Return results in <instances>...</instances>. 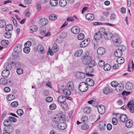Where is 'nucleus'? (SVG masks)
<instances>
[{"label":"nucleus","mask_w":134,"mask_h":134,"mask_svg":"<svg viewBox=\"0 0 134 134\" xmlns=\"http://www.w3.org/2000/svg\"><path fill=\"white\" fill-rule=\"evenodd\" d=\"M3 35L5 38H9L11 37V34L9 32H6Z\"/></svg>","instance_id":"nucleus-48"},{"label":"nucleus","mask_w":134,"mask_h":134,"mask_svg":"<svg viewBox=\"0 0 134 134\" xmlns=\"http://www.w3.org/2000/svg\"><path fill=\"white\" fill-rule=\"evenodd\" d=\"M30 29L31 33H32L37 30V27L35 25H32L30 27Z\"/></svg>","instance_id":"nucleus-31"},{"label":"nucleus","mask_w":134,"mask_h":134,"mask_svg":"<svg viewBox=\"0 0 134 134\" xmlns=\"http://www.w3.org/2000/svg\"><path fill=\"white\" fill-rule=\"evenodd\" d=\"M63 92L64 94L66 95L69 96L71 94L70 90L66 88L63 90Z\"/></svg>","instance_id":"nucleus-33"},{"label":"nucleus","mask_w":134,"mask_h":134,"mask_svg":"<svg viewBox=\"0 0 134 134\" xmlns=\"http://www.w3.org/2000/svg\"><path fill=\"white\" fill-rule=\"evenodd\" d=\"M89 126L87 124H84L82 125L81 126V129L83 130H86L88 129Z\"/></svg>","instance_id":"nucleus-37"},{"label":"nucleus","mask_w":134,"mask_h":134,"mask_svg":"<svg viewBox=\"0 0 134 134\" xmlns=\"http://www.w3.org/2000/svg\"><path fill=\"white\" fill-rule=\"evenodd\" d=\"M67 86L69 90L70 91H72L74 89V85L73 83L72 82H69L67 84Z\"/></svg>","instance_id":"nucleus-21"},{"label":"nucleus","mask_w":134,"mask_h":134,"mask_svg":"<svg viewBox=\"0 0 134 134\" xmlns=\"http://www.w3.org/2000/svg\"><path fill=\"white\" fill-rule=\"evenodd\" d=\"M56 107V106L55 104L54 103L51 104L49 106V108L51 110H53L55 109Z\"/></svg>","instance_id":"nucleus-58"},{"label":"nucleus","mask_w":134,"mask_h":134,"mask_svg":"<svg viewBox=\"0 0 134 134\" xmlns=\"http://www.w3.org/2000/svg\"><path fill=\"white\" fill-rule=\"evenodd\" d=\"M110 92V90L108 87L105 88L103 90V92L105 94H109Z\"/></svg>","instance_id":"nucleus-50"},{"label":"nucleus","mask_w":134,"mask_h":134,"mask_svg":"<svg viewBox=\"0 0 134 134\" xmlns=\"http://www.w3.org/2000/svg\"><path fill=\"white\" fill-rule=\"evenodd\" d=\"M7 83V80L4 78H1L0 79V84L2 85H5Z\"/></svg>","instance_id":"nucleus-36"},{"label":"nucleus","mask_w":134,"mask_h":134,"mask_svg":"<svg viewBox=\"0 0 134 134\" xmlns=\"http://www.w3.org/2000/svg\"><path fill=\"white\" fill-rule=\"evenodd\" d=\"M79 90L81 92H85L88 89V84L86 83L82 82L80 83L79 86Z\"/></svg>","instance_id":"nucleus-5"},{"label":"nucleus","mask_w":134,"mask_h":134,"mask_svg":"<svg viewBox=\"0 0 134 134\" xmlns=\"http://www.w3.org/2000/svg\"><path fill=\"white\" fill-rule=\"evenodd\" d=\"M45 100L47 102H50L53 101V98L51 97H48L46 98Z\"/></svg>","instance_id":"nucleus-60"},{"label":"nucleus","mask_w":134,"mask_h":134,"mask_svg":"<svg viewBox=\"0 0 134 134\" xmlns=\"http://www.w3.org/2000/svg\"><path fill=\"white\" fill-rule=\"evenodd\" d=\"M104 37L105 39H110L113 37V40L114 44H119L121 43V41L120 38L118 37L117 34L113 35L110 32H106V33L104 35Z\"/></svg>","instance_id":"nucleus-2"},{"label":"nucleus","mask_w":134,"mask_h":134,"mask_svg":"<svg viewBox=\"0 0 134 134\" xmlns=\"http://www.w3.org/2000/svg\"><path fill=\"white\" fill-rule=\"evenodd\" d=\"M87 81H88L89 83H90V82H92V83H89L88 85L89 86H93L94 85V83L93 80L90 78H88L86 80V82H87Z\"/></svg>","instance_id":"nucleus-38"},{"label":"nucleus","mask_w":134,"mask_h":134,"mask_svg":"<svg viewBox=\"0 0 134 134\" xmlns=\"http://www.w3.org/2000/svg\"><path fill=\"white\" fill-rule=\"evenodd\" d=\"M64 118L62 115L55 118L51 122L52 126L55 128L63 130L66 127V125L64 122Z\"/></svg>","instance_id":"nucleus-1"},{"label":"nucleus","mask_w":134,"mask_h":134,"mask_svg":"<svg viewBox=\"0 0 134 134\" xmlns=\"http://www.w3.org/2000/svg\"><path fill=\"white\" fill-rule=\"evenodd\" d=\"M85 70L86 73H91L93 71V69L92 67L88 66L86 67Z\"/></svg>","instance_id":"nucleus-23"},{"label":"nucleus","mask_w":134,"mask_h":134,"mask_svg":"<svg viewBox=\"0 0 134 134\" xmlns=\"http://www.w3.org/2000/svg\"><path fill=\"white\" fill-rule=\"evenodd\" d=\"M23 71V70L20 68H18L16 70L17 73V74L19 75H20L22 74Z\"/></svg>","instance_id":"nucleus-55"},{"label":"nucleus","mask_w":134,"mask_h":134,"mask_svg":"<svg viewBox=\"0 0 134 134\" xmlns=\"http://www.w3.org/2000/svg\"><path fill=\"white\" fill-rule=\"evenodd\" d=\"M112 122L113 125H116L118 124L117 119L115 118H113L112 119Z\"/></svg>","instance_id":"nucleus-59"},{"label":"nucleus","mask_w":134,"mask_h":134,"mask_svg":"<svg viewBox=\"0 0 134 134\" xmlns=\"http://www.w3.org/2000/svg\"><path fill=\"white\" fill-rule=\"evenodd\" d=\"M50 3L52 6H55L58 4V2L57 0H50Z\"/></svg>","instance_id":"nucleus-42"},{"label":"nucleus","mask_w":134,"mask_h":134,"mask_svg":"<svg viewBox=\"0 0 134 134\" xmlns=\"http://www.w3.org/2000/svg\"><path fill=\"white\" fill-rule=\"evenodd\" d=\"M25 15L28 18L30 16V12L28 9H26L25 11Z\"/></svg>","instance_id":"nucleus-54"},{"label":"nucleus","mask_w":134,"mask_h":134,"mask_svg":"<svg viewBox=\"0 0 134 134\" xmlns=\"http://www.w3.org/2000/svg\"><path fill=\"white\" fill-rule=\"evenodd\" d=\"M76 76L78 79H83L85 76L84 73L80 72H77L76 74Z\"/></svg>","instance_id":"nucleus-16"},{"label":"nucleus","mask_w":134,"mask_h":134,"mask_svg":"<svg viewBox=\"0 0 134 134\" xmlns=\"http://www.w3.org/2000/svg\"><path fill=\"white\" fill-rule=\"evenodd\" d=\"M31 44V42L30 41H28L26 42L24 44L25 47H29Z\"/></svg>","instance_id":"nucleus-64"},{"label":"nucleus","mask_w":134,"mask_h":134,"mask_svg":"<svg viewBox=\"0 0 134 134\" xmlns=\"http://www.w3.org/2000/svg\"><path fill=\"white\" fill-rule=\"evenodd\" d=\"M1 44L3 46H6L9 44V42L7 40H3L1 42Z\"/></svg>","instance_id":"nucleus-39"},{"label":"nucleus","mask_w":134,"mask_h":134,"mask_svg":"<svg viewBox=\"0 0 134 134\" xmlns=\"http://www.w3.org/2000/svg\"><path fill=\"white\" fill-rule=\"evenodd\" d=\"M133 87V85L131 82H127L125 85L126 88L127 90H130L132 89Z\"/></svg>","instance_id":"nucleus-22"},{"label":"nucleus","mask_w":134,"mask_h":134,"mask_svg":"<svg viewBox=\"0 0 134 134\" xmlns=\"http://www.w3.org/2000/svg\"><path fill=\"white\" fill-rule=\"evenodd\" d=\"M67 100L60 104L61 108L64 110H67L68 109V106L67 103Z\"/></svg>","instance_id":"nucleus-18"},{"label":"nucleus","mask_w":134,"mask_h":134,"mask_svg":"<svg viewBox=\"0 0 134 134\" xmlns=\"http://www.w3.org/2000/svg\"><path fill=\"white\" fill-rule=\"evenodd\" d=\"M3 124L5 127H7L9 126H11L12 123L10 121L9 119H7L4 120Z\"/></svg>","instance_id":"nucleus-27"},{"label":"nucleus","mask_w":134,"mask_h":134,"mask_svg":"<svg viewBox=\"0 0 134 134\" xmlns=\"http://www.w3.org/2000/svg\"><path fill=\"white\" fill-rule=\"evenodd\" d=\"M4 68L6 69L10 70L12 68V66L8 63L5 64L4 65Z\"/></svg>","instance_id":"nucleus-47"},{"label":"nucleus","mask_w":134,"mask_h":134,"mask_svg":"<svg viewBox=\"0 0 134 134\" xmlns=\"http://www.w3.org/2000/svg\"><path fill=\"white\" fill-rule=\"evenodd\" d=\"M86 62L88 64V66L92 67L96 65V63L94 62V60L92 59L90 60L89 62L87 61Z\"/></svg>","instance_id":"nucleus-30"},{"label":"nucleus","mask_w":134,"mask_h":134,"mask_svg":"<svg viewBox=\"0 0 134 134\" xmlns=\"http://www.w3.org/2000/svg\"><path fill=\"white\" fill-rule=\"evenodd\" d=\"M6 25L5 21L4 20H0V27L3 28Z\"/></svg>","instance_id":"nucleus-49"},{"label":"nucleus","mask_w":134,"mask_h":134,"mask_svg":"<svg viewBox=\"0 0 134 134\" xmlns=\"http://www.w3.org/2000/svg\"><path fill=\"white\" fill-rule=\"evenodd\" d=\"M125 125L127 127L129 128L132 126L133 124L131 120H127V119Z\"/></svg>","instance_id":"nucleus-25"},{"label":"nucleus","mask_w":134,"mask_h":134,"mask_svg":"<svg viewBox=\"0 0 134 134\" xmlns=\"http://www.w3.org/2000/svg\"><path fill=\"white\" fill-rule=\"evenodd\" d=\"M105 49L103 47L99 48L97 50V52L98 54L100 55H102L105 53Z\"/></svg>","instance_id":"nucleus-10"},{"label":"nucleus","mask_w":134,"mask_h":134,"mask_svg":"<svg viewBox=\"0 0 134 134\" xmlns=\"http://www.w3.org/2000/svg\"><path fill=\"white\" fill-rule=\"evenodd\" d=\"M116 60V61L119 64H121L124 63V58L122 57H118Z\"/></svg>","instance_id":"nucleus-34"},{"label":"nucleus","mask_w":134,"mask_h":134,"mask_svg":"<svg viewBox=\"0 0 134 134\" xmlns=\"http://www.w3.org/2000/svg\"><path fill=\"white\" fill-rule=\"evenodd\" d=\"M17 114L20 116H21L23 114L24 112L22 109H18L16 111Z\"/></svg>","instance_id":"nucleus-51"},{"label":"nucleus","mask_w":134,"mask_h":134,"mask_svg":"<svg viewBox=\"0 0 134 134\" xmlns=\"http://www.w3.org/2000/svg\"><path fill=\"white\" fill-rule=\"evenodd\" d=\"M117 84L118 83L116 81H113L111 82V85L112 87H116L118 85Z\"/></svg>","instance_id":"nucleus-61"},{"label":"nucleus","mask_w":134,"mask_h":134,"mask_svg":"<svg viewBox=\"0 0 134 134\" xmlns=\"http://www.w3.org/2000/svg\"><path fill=\"white\" fill-rule=\"evenodd\" d=\"M58 49L57 44L56 43H54L53 46L51 50L49 51V50L48 52V53H49L50 55L51 56L53 55V53H55L58 51Z\"/></svg>","instance_id":"nucleus-7"},{"label":"nucleus","mask_w":134,"mask_h":134,"mask_svg":"<svg viewBox=\"0 0 134 134\" xmlns=\"http://www.w3.org/2000/svg\"><path fill=\"white\" fill-rule=\"evenodd\" d=\"M84 35L82 33H80L77 36V38L79 40H82L84 38Z\"/></svg>","instance_id":"nucleus-44"},{"label":"nucleus","mask_w":134,"mask_h":134,"mask_svg":"<svg viewBox=\"0 0 134 134\" xmlns=\"http://www.w3.org/2000/svg\"><path fill=\"white\" fill-rule=\"evenodd\" d=\"M98 110L100 114H103L105 112V107L103 105H100L98 108Z\"/></svg>","instance_id":"nucleus-15"},{"label":"nucleus","mask_w":134,"mask_h":134,"mask_svg":"<svg viewBox=\"0 0 134 134\" xmlns=\"http://www.w3.org/2000/svg\"><path fill=\"white\" fill-rule=\"evenodd\" d=\"M106 124L104 121L100 122L99 124V127L100 130H102L104 129L106 126Z\"/></svg>","instance_id":"nucleus-24"},{"label":"nucleus","mask_w":134,"mask_h":134,"mask_svg":"<svg viewBox=\"0 0 134 134\" xmlns=\"http://www.w3.org/2000/svg\"><path fill=\"white\" fill-rule=\"evenodd\" d=\"M88 120V118L86 116H82V117L81 120L83 122L87 121Z\"/></svg>","instance_id":"nucleus-63"},{"label":"nucleus","mask_w":134,"mask_h":134,"mask_svg":"<svg viewBox=\"0 0 134 134\" xmlns=\"http://www.w3.org/2000/svg\"><path fill=\"white\" fill-rule=\"evenodd\" d=\"M13 131V128L12 126H9L5 127L4 130V131L5 132V133H9V134L11 133Z\"/></svg>","instance_id":"nucleus-8"},{"label":"nucleus","mask_w":134,"mask_h":134,"mask_svg":"<svg viewBox=\"0 0 134 134\" xmlns=\"http://www.w3.org/2000/svg\"><path fill=\"white\" fill-rule=\"evenodd\" d=\"M125 49V47L124 46H121L115 51L114 53L115 56L118 57H120L122 54V51H124Z\"/></svg>","instance_id":"nucleus-4"},{"label":"nucleus","mask_w":134,"mask_h":134,"mask_svg":"<svg viewBox=\"0 0 134 134\" xmlns=\"http://www.w3.org/2000/svg\"><path fill=\"white\" fill-rule=\"evenodd\" d=\"M37 51L39 50L40 51V52L42 54H44L46 52L43 46L41 44H39L37 46Z\"/></svg>","instance_id":"nucleus-14"},{"label":"nucleus","mask_w":134,"mask_h":134,"mask_svg":"<svg viewBox=\"0 0 134 134\" xmlns=\"http://www.w3.org/2000/svg\"><path fill=\"white\" fill-rule=\"evenodd\" d=\"M105 64L104 61L102 60H100L98 62V65L100 67H102L104 66Z\"/></svg>","instance_id":"nucleus-56"},{"label":"nucleus","mask_w":134,"mask_h":134,"mask_svg":"<svg viewBox=\"0 0 134 134\" xmlns=\"http://www.w3.org/2000/svg\"><path fill=\"white\" fill-rule=\"evenodd\" d=\"M80 28L78 26L73 27L71 29V31L72 33L74 34H77L80 31Z\"/></svg>","instance_id":"nucleus-12"},{"label":"nucleus","mask_w":134,"mask_h":134,"mask_svg":"<svg viewBox=\"0 0 134 134\" xmlns=\"http://www.w3.org/2000/svg\"><path fill=\"white\" fill-rule=\"evenodd\" d=\"M15 98V96L12 94H10L7 96V98L8 100L10 101L14 99Z\"/></svg>","instance_id":"nucleus-45"},{"label":"nucleus","mask_w":134,"mask_h":134,"mask_svg":"<svg viewBox=\"0 0 134 134\" xmlns=\"http://www.w3.org/2000/svg\"><path fill=\"white\" fill-rule=\"evenodd\" d=\"M22 49L20 44L17 45L14 48V52L12 53V56L14 57L15 58H18L19 56L18 53L21 52Z\"/></svg>","instance_id":"nucleus-3"},{"label":"nucleus","mask_w":134,"mask_h":134,"mask_svg":"<svg viewBox=\"0 0 134 134\" xmlns=\"http://www.w3.org/2000/svg\"><path fill=\"white\" fill-rule=\"evenodd\" d=\"M48 23V20L47 19H43L41 20V24L43 26L45 25Z\"/></svg>","instance_id":"nucleus-46"},{"label":"nucleus","mask_w":134,"mask_h":134,"mask_svg":"<svg viewBox=\"0 0 134 134\" xmlns=\"http://www.w3.org/2000/svg\"><path fill=\"white\" fill-rule=\"evenodd\" d=\"M86 18L88 20L91 21L94 18V15L91 13L87 14L85 16Z\"/></svg>","instance_id":"nucleus-19"},{"label":"nucleus","mask_w":134,"mask_h":134,"mask_svg":"<svg viewBox=\"0 0 134 134\" xmlns=\"http://www.w3.org/2000/svg\"><path fill=\"white\" fill-rule=\"evenodd\" d=\"M84 59H85L86 61H88V62L90 61V60H91V57L90 56H89L88 55H86L84 57Z\"/></svg>","instance_id":"nucleus-62"},{"label":"nucleus","mask_w":134,"mask_h":134,"mask_svg":"<svg viewBox=\"0 0 134 134\" xmlns=\"http://www.w3.org/2000/svg\"><path fill=\"white\" fill-rule=\"evenodd\" d=\"M127 107L129 108L130 111L132 113H134V100L129 102L127 104Z\"/></svg>","instance_id":"nucleus-6"},{"label":"nucleus","mask_w":134,"mask_h":134,"mask_svg":"<svg viewBox=\"0 0 134 134\" xmlns=\"http://www.w3.org/2000/svg\"><path fill=\"white\" fill-rule=\"evenodd\" d=\"M98 32L101 35H102V36L103 35L104 36L105 34L106 33L105 29L103 27L101 28L100 29L99 31Z\"/></svg>","instance_id":"nucleus-41"},{"label":"nucleus","mask_w":134,"mask_h":134,"mask_svg":"<svg viewBox=\"0 0 134 134\" xmlns=\"http://www.w3.org/2000/svg\"><path fill=\"white\" fill-rule=\"evenodd\" d=\"M90 41L89 39L85 40L82 41L80 44V46L81 47H83L87 46L89 43Z\"/></svg>","instance_id":"nucleus-11"},{"label":"nucleus","mask_w":134,"mask_h":134,"mask_svg":"<svg viewBox=\"0 0 134 134\" xmlns=\"http://www.w3.org/2000/svg\"><path fill=\"white\" fill-rule=\"evenodd\" d=\"M8 119L11 122H15L17 121V119L13 117L10 116L9 117Z\"/></svg>","instance_id":"nucleus-52"},{"label":"nucleus","mask_w":134,"mask_h":134,"mask_svg":"<svg viewBox=\"0 0 134 134\" xmlns=\"http://www.w3.org/2000/svg\"><path fill=\"white\" fill-rule=\"evenodd\" d=\"M11 106L13 107H16L18 105V103L17 101H14L11 103Z\"/></svg>","instance_id":"nucleus-53"},{"label":"nucleus","mask_w":134,"mask_h":134,"mask_svg":"<svg viewBox=\"0 0 134 134\" xmlns=\"http://www.w3.org/2000/svg\"><path fill=\"white\" fill-rule=\"evenodd\" d=\"M59 4L60 6L64 7L67 4L66 0H60L59 2Z\"/></svg>","instance_id":"nucleus-32"},{"label":"nucleus","mask_w":134,"mask_h":134,"mask_svg":"<svg viewBox=\"0 0 134 134\" xmlns=\"http://www.w3.org/2000/svg\"><path fill=\"white\" fill-rule=\"evenodd\" d=\"M9 74V71L7 69L3 70L2 72V75L4 78H7L8 77Z\"/></svg>","instance_id":"nucleus-9"},{"label":"nucleus","mask_w":134,"mask_h":134,"mask_svg":"<svg viewBox=\"0 0 134 134\" xmlns=\"http://www.w3.org/2000/svg\"><path fill=\"white\" fill-rule=\"evenodd\" d=\"M83 50L82 49H79L75 52V56L77 57H80L83 53Z\"/></svg>","instance_id":"nucleus-35"},{"label":"nucleus","mask_w":134,"mask_h":134,"mask_svg":"<svg viewBox=\"0 0 134 134\" xmlns=\"http://www.w3.org/2000/svg\"><path fill=\"white\" fill-rule=\"evenodd\" d=\"M58 102L61 104L67 101L66 97L62 96H60L59 97L58 99Z\"/></svg>","instance_id":"nucleus-13"},{"label":"nucleus","mask_w":134,"mask_h":134,"mask_svg":"<svg viewBox=\"0 0 134 134\" xmlns=\"http://www.w3.org/2000/svg\"><path fill=\"white\" fill-rule=\"evenodd\" d=\"M13 29L12 25L11 24H9L6 26L5 29L6 31H9L12 30Z\"/></svg>","instance_id":"nucleus-43"},{"label":"nucleus","mask_w":134,"mask_h":134,"mask_svg":"<svg viewBox=\"0 0 134 134\" xmlns=\"http://www.w3.org/2000/svg\"><path fill=\"white\" fill-rule=\"evenodd\" d=\"M111 68L110 65L108 64H104V66L103 68L105 71H108L110 70Z\"/></svg>","instance_id":"nucleus-40"},{"label":"nucleus","mask_w":134,"mask_h":134,"mask_svg":"<svg viewBox=\"0 0 134 134\" xmlns=\"http://www.w3.org/2000/svg\"><path fill=\"white\" fill-rule=\"evenodd\" d=\"M57 18V15L54 14H52L50 15L49 17V19L50 20L54 21L56 20Z\"/></svg>","instance_id":"nucleus-29"},{"label":"nucleus","mask_w":134,"mask_h":134,"mask_svg":"<svg viewBox=\"0 0 134 134\" xmlns=\"http://www.w3.org/2000/svg\"><path fill=\"white\" fill-rule=\"evenodd\" d=\"M102 37V35L98 32L95 33L94 36V38L96 40H99Z\"/></svg>","instance_id":"nucleus-26"},{"label":"nucleus","mask_w":134,"mask_h":134,"mask_svg":"<svg viewBox=\"0 0 134 134\" xmlns=\"http://www.w3.org/2000/svg\"><path fill=\"white\" fill-rule=\"evenodd\" d=\"M120 119L122 122H125L127 119V116L125 114H122L120 117Z\"/></svg>","instance_id":"nucleus-20"},{"label":"nucleus","mask_w":134,"mask_h":134,"mask_svg":"<svg viewBox=\"0 0 134 134\" xmlns=\"http://www.w3.org/2000/svg\"><path fill=\"white\" fill-rule=\"evenodd\" d=\"M23 51L25 53H28L30 51V48L29 47H25L24 48Z\"/></svg>","instance_id":"nucleus-57"},{"label":"nucleus","mask_w":134,"mask_h":134,"mask_svg":"<svg viewBox=\"0 0 134 134\" xmlns=\"http://www.w3.org/2000/svg\"><path fill=\"white\" fill-rule=\"evenodd\" d=\"M91 109L90 107H86L83 109V111L84 113L88 114L91 111Z\"/></svg>","instance_id":"nucleus-28"},{"label":"nucleus","mask_w":134,"mask_h":134,"mask_svg":"<svg viewBox=\"0 0 134 134\" xmlns=\"http://www.w3.org/2000/svg\"><path fill=\"white\" fill-rule=\"evenodd\" d=\"M122 86L123 85L121 83L120 84H118L115 87L116 91L118 92H121L123 89V87Z\"/></svg>","instance_id":"nucleus-17"}]
</instances>
